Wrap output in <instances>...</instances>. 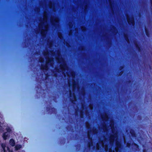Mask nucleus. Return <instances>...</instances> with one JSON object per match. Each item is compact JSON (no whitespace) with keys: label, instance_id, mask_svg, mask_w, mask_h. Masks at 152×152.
Segmentation results:
<instances>
[{"label":"nucleus","instance_id":"nucleus-25","mask_svg":"<svg viewBox=\"0 0 152 152\" xmlns=\"http://www.w3.org/2000/svg\"><path fill=\"white\" fill-rule=\"evenodd\" d=\"M56 60L57 62L58 63H61V60H63V58H59L58 57H56Z\"/></svg>","mask_w":152,"mask_h":152},{"label":"nucleus","instance_id":"nucleus-28","mask_svg":"<svg viewBox=\"0 0 152 152\" xmlns=\"http://www.w3.org/2000/svg\"><path fill=\"white\" fill-rule=\"evenodd\" d=\"M66 140V139L65 138H61L60 139V140L59 141V143L61 144H62L63 143V140Z\"/></svg>","mask_w":152,"mask_h":152},{"label":"nucleus","instance_id":"nucleus-35","mask_svg":"<svg viewBox=\"0 0 152 152\" xmlns=\"http://www.w3.org/2000/svg\"><path fill=\"white\" fill-rule=\"evenodd\" d=\"M97 132V130H96V129H94L92 130V132L93 133H94V134H96V132Z\"/></svg>","mask_w":152,"mask_h":152},{"label":"nucleus","instance_id":"nucleus-22","mask_svg":"<svg viewBox=\"0 0 152 152\" xmlns=\"http://www.w3.org/2000/svg\"><path fill=\"white\" fill-rule=\"evenodd\" d=\"M22 146L20 145H17L15 146V150L18 151L21 148Z\"/></svg>","mask_w":152,"mask_h":152},{"label":"nucleus","instance_id":"nucleus-46","mask_svg":"<svg viewBox=\"0 0 152 152\" xmlns=\"http://www.w3.org/2000/svg\"><path fill=\"white\" fill-rule=\"evenodd\" d=\"M68 85H69V86H71V84L70 83H69Z\"/></svg>","mask_w":152,"mask_h":152},{"label":"nucleus","instance_id":"nucleus-30","mask_svg":"<svg viewBox=\"0 0 152 152\" xmlns=\"http://www.w3.org/2000/svg\"><path fill=\"white\" fill-rule=\"evenodd\" d=\"M76 85V83L75 81H72V86L73 87H75Z\"/></svg>","mask_w":152,"mask_h":152},{"label":"nucleus","instance_id":"nucleus-40","mask_svg":"<svg viewBox=\"0 0 152 152\" xmlns=\"http://www.w3.org/2000/svg\"><path fill=\"white\" fill-rule=\"evenodd\" d=\"M113 27L114 31H116L117 30L116 28L114 26H113Z\"/></svg>","mask_w":152,"mask_h":152},{"label":"nucleus","instance_id":"nucleus-14","mask_svg":"<svg viewBox=\"0 0 152 152\" xmlns=\"http://www.w3.org/2000/svg\"><path fill=\"white\" fill-rule=\"evenodd\" d=\"M88 137L89 139V140L90 142L88 143V147H90L93 145L92 139L91 137H89V136L88 135Z\"/></svg>","mask_w":152,"mask_h":152},{"label":"nucleus","instance_id":"nucleus-24","mask_svg":"<svg viewBox=\"0 0 152 152\" xmlns=\"http://www.w3.org/2000/svg\"><path fill=\"white\" fill-rule=\"evenodd\" d=\"M116 147L120 148L121 146V144L120 142L116 141Z\"/></svg>","mask_w":152,"mask_h":152},{"label":"nucleus","instance_id":"nucleus-2","mask_svg":"<svg viewBox=\"0 0 152 152\" xmlns=\"http://www.w3.org/2000/svg\"><path fill=\"white\" fill-rule=\"evenodd\" d=\"M46 110L47 111L49 114H51L52 113L56 114L57 112L56 109L53 107H51L50 106L46 107Z\"/></svg>","mask_w":152,"mask_h":152},{"label":"nucleus","instance_id":"nucleus-15","mask_svg":"<svg viewBox=\"0 0 152 152\" xmlns=\"http://www.w3.org/2000/svg\"><path fill=\"white\" fill-rule=\"evenodd\" d=\"M145 34L148 37H149L150 36V33L149 32V30L146 27H145Z\"/></svg>","mask_w":152,"mask_h":152},{"label":"nucleus","instance_id":"nucleus-41","mask_svg":"<svg viewBox=\"0 0 152 152\" xmlns=\"http://www.w3.org/2000/svg\"><path fill=\"white\" fill-rule=\"evenodd\" d=\"M150 0L151 5V7H152V0Z\"/></svg>","mask_w":152,"mask_h":152},{"label":"nucleus","instance_id":"nucleus-16","mask_svg":"<svg viewBox=\"0 0 152 152\" xmlns=\"http://www.w3.org/2000/svg\"><path fill=\"white\" fill-rule=\"evenodd\" d=\"M130 133L133 137H135L136 136V133L134 129H131L130 130Z\"/></svg>","mask_w":152,"mask_h":152},{"label":"nucleus","instance_id":"nucleus-18","mask_svg":"<svg viewBox=\"0 0 152 152\" xmlns=\"http://www.w3.org/2000/svg\"><path fill=\"white\" fill-rule=\"evenodd\" d=\"M8 136V135L7 134V132H4L2 135V137L4 140H6Z\"/></svg>","mask_w":152,"mask_h":152},{"label":"nucleus","instance_id":"nucleus-20","mask_svg":"<svg viewBox=\"0 0 152 152\" xmlns=\"http://www.w3.org/2000/svg\"><path fill=\"white\" fill-rule=\"evenodd\" d=\"M124 36L125 38V40H126L127 42H129V36L127 34H124Z\"/></svg>","mask_w":152,"mask_h":152},{"label":"nucleus","instance_id":"nucleus-42","mask_svg":"<svg viewBox=\"0 0 152 152\" xmlns=\"http://www.w3.org/2000/svg\"><path fill=\"white\" fill-rule=\"evenodd\" d=\"M57 55L58 56H60V53H57Z\"/></svg>","mask_w":152,"mask_h":152},{"label":"nucleus","instance_id":"nucleus-12","mask_svg":"<svg viewBox=\"0 0 152 152\" xmlns=\"http://www.w3.org/2000/svg\"><path fill=\"white\" fill-rule=\"evenodd\" d=\"M66 66V64L65 63H63L62 64H61L60 65V69L62 71H63L65 70Z\"/></svg>","mask_w":152,"mask_h":152},{"label":"nucleus","instance_id":"nucleus-8","mask_svg":"<svg viewBox=\"0 0 152 152\" xmlns=\"http://www.w3.org/2000/svg\"><path fill=\"white\" fill-rule=\"evenodd\" d=\"M110 126L111 128L112 133H114L115 131V129L114 126V123L113 122H111L110 124Z\"/></svg>","mask_w":152,"mask_h":152},{"label":"nucleus","instance_id":"nucleus-32","mask_svg":"<svg viewBox=\"0 0 152 152\" xmlns=\"http://www.w3.org/2000/svg\"><path fill=\"white\" fill-rule=\"evenodd\" d=\"M39 62L42 63L44 61V59L42 58H40L39 59Z\"/></svg>","mask_w":152,"mask_h":152},{"label":"nucleus","instance_id":"nucleus-43","mask_svg":"<svg viewBox=\"0 0 152 152\" xmlns=\"http://www.w3.org/2000/svg\"><path fill=\"white\" fill-rule=\"evenodd\" d=\"M132 82V81L131 80H129L128 81V83H131Z\"/></svg>","mask_w":152,"mask_h":152},{"label":"nucleus","instance_id":"nucleus-37","mask_svg":"<svg viewBox=\"0 0 152 152\" xmlns=\"http://www.w3.org/2000/svg\"><path fill=\"white\" fill-rule=\"evenodd\" d=\"M86 29L85 27H83V28H82V30L83 31H85L86 30Z\"/></svg>","mask_w":152,"mask_h":152},{"label":"nucleus","instance_id":"nucleus-5","mask_svg":"<svg viewBox=\"0 0 152 152\" xmlns=\"http://www.w3.org/2000/svg\"><path fill=\"white\" fill-rule=\"evenodd\" d=\"M47 31L46 27L45 26V29L42 30L41 32V34L42 37H45L46 36Z\"/></svg>","mask_w":152,"mask_h":152},{"label":"nucleus","instance_id":"nucleus-38","mask_svg":"<svg viewBox=\"0 0 152 152\" xmlns=\"http://www.w3.org/2000/svg\"><path fill=\"white\" fill-rule=\"evenodd\" d=\"M66 46L68 47H70V45L68 42H66Z\"/></svg>","mask_w":152,"mask_h":152},{"label":"nucleus","instance_id":"nucleus-17","mask_svg":"<svg viewBox=\"0 0 152 152\" xmlns=\"http://www.w3.org/2000/svg\"><path fill=\"white\" fill-rule=\"evenodd\" d=\"M133 145L135 147V150L136 151L139 150L140 148L139 145L136 143H133Z\"/></svg>","mask_w":152,"mask_h":152},{"label":"nucleus","instance_id":"nucleus-51","mask_svg":"<svg viewBox=\"0 0 152 152\" xmlns=\"http://www.w3.org/2000/svg\"><path fill=\"white\" fill-rule=\"evenodd\" d=\"M10 152H13V151H10Z\"/></svg>","mask_w":152,"mask_h":152},{"label":"nucleus","instance_id":"nucleus-1","mask_svg":"<svg viewBox=\"0 0 152 152\" xmlns=\"http://www.w3.org/2000/svg\"><path fill=\"white\" fill-rule=\"evenodd\" d=\"M44 56L45 57L46 59V64H50L51 66L53 64V58H47V56L48 55V53L47 52H44L43 53Z\"/></svg>","mask_w":152,"mask_h":152},{"label":"nucleus","instance_id":"nucleus-45","mask_svg":"<svg viewBox=\"0 0 152 152\" xmlns=\"http://www.w3.org/2000/svg\"><path fill=\"white\" fill-rule=\"evenodd\" d=\"M49 7L50 8H51V7H52V5H51L50 4H49Z\"/></svg>","mask_w":152,"mask_h":152},{"label":"nucleus","instance_id":"nucleus-44","mask_svg":"<svg viewBox=\"0 0 152 152\" xmlns=\"http://www.w3.org/2000/svg\"><path fill=\"white\" fill-rule=\"evenodd\" d=\"M85 94V92H84L83 91H82V95H84Z\"/></svg>","mask_w":152,"mask_h":152},{"label":"nucleus","instance_id":"nucleus-13","mask_svg":"<svg viewBox=\"0 0 152 152\" xmlns=\"http://www.w3.org/2000/svg\"><path fill=\"white\" fill-rule=\"evenodd\" d=\"M110 3V8L112 11V12L113 13L114 12V6L113 5V4L112 3L110 0H109Z\"/></svg>","mask_w":152,"mask_h":152},{"label":"nucleus","instance_id":"nucleus-34","mask_svg":"<svg viewBox=\"0 0 152 152\" xmlns=\"http://www.w3.org/2000/svg\"><path fill=\"white\" fill-rule=\"evenodd\" d=\"M107 127L106 125L105 126H103V130L104 131L107 130Z\"/></svg>","mask_w":152,"mask_h":152},{"label":"nucleus","instance_id":"nucleus-54","mask_svg":"<svg viewBox=\"0 0 152 152\" xmlns=\"http://www.w3.org/2000/svg\"><path fill=\"white\" fill-rule=\"evenodd\" d=\"M59 37L60 38V37L59 35Z\"/></svg>","mask_w":152,"mask_h":152},{"label":"nucleus","instance_id":"nucleus-49","mask_svg":"<svg viewBox=\"0 0 152 152\" xmlns=\"http://www.w3.org/2000/svg\"><path fill=\"white\" fill-rule=\"evenodd\" d=\"M73 100L72 99V100H71V102H73Z\"/></svg>","mask_w":152,"mask_h":152},{"label":"nucleus","instance_id":"nucleus-3","mask_svg":"<svg viewBox=\"0 0 152 152\" xmlns=\"http://www.w3.org/2000/svg\"><path fill=\"white\" fill-rule=\"evenodd\" d=\"M127 21L128 24L130 25L134 26L135 25L134 19L133 17H132L131 18L129 16H126Z\"/></svg>","mask_w":152,"mask_h":152},{"label":"nucleus","instance_id":"nucleus-4","mask_svg":"<svg viewBox=\"0 0 152 152\" xmlns=\"http://www.w3.org/2000/svg\"><path fill=\"white\" fill-rule=\"evenodd\" d=\"M55 72H53V75L55 77H58V74L57 73H59L61 72V71L59 68H55Z\"/></svg>","mask_w":152,"mask_h":152},{"label":"nucleus","instance_id":"nucleus-29","mask_svg":"<svg viewBox=\"0 0 152 152\" xmlns=\"http://www.w3.org/2000/svg\"><path fill=\"white\" fill-rule=\"evenodd\" d=\"M107 117L105 115L104 116H102V118L103 120H105V121L107 120Z\"/></svg>","mask_w":152,"mask_h":152},{"label":"nucleus","instance_id":"nucleus-27","mask_svg":"<svg viewBox=\"0 0 152 152\" xmlns=\"http://www.w3.org/2000/svg\"><path fill=\"white\" fill-rule=\"evenodd\" d=\"M90 125L89 123H86V128L88 129L89 130L91 129V128L90 127Z\"/></svg>","mask_w":152,"mask_h":152},{"label":"nucleus","instance_id":"nucleus-11","mask_svg":"<svg viewBox=\"0 0 152 152\" xmlns=\"http://www.w3.org/2000/svg\"><path fill=\"white\" fill-rule=\"evenodd\" d=\"M9 143L13 147L15 146V143L13 139H11L9 141Z\"/></svg>","mask_w":152,"mask_h":152},{"label":"nucleus","instance_id":"nucleus-7","mask_svg":"<svg viewBox=\"0 0 152 152\" xmlns=\"http://www.w3.org/2000/svg\"><path fill=\"white\" fill-rule=\"evenodd\" d=\"M37 93H39L42 89V87L40 84H38L35 87Z\"/></svg>","mask_w":152,"mask_h":152},{"label":"nucleus","instance_id":"nucleus-53","mask_svg":"<svg viewBox=\"0 0 152 152\" xmlns=\"http://www.w3.org/2000/svg\"><path fill=\"white\" fill-rule=\"evenodd\" d=\"M87 111H86V113H87Z\"/></svg>","mask_w":152,"mask_h":152},{"label":"nucleus","instance_id":"nucleus-26","mask_svg":"<svg viewBox=\"0 0 152 152\" xmlns=\"http://www.w3.org/2000/svg\"><path fill=\"white\" fill-rule=\"evenodd\" d=\"M1 146L2 148H3V150L4 152H6V149H5L6 145H5V144L2 143L1 144Z\"/></svg>","mask_w":152,"mask_h":152},{"label":"nucleus","instance_id":"nucleus-9","mask_svg":"<svg viewBox=\"0 0 152 152\" xmlns=\"http://www.w3.org/2000/svg\"><path fill=\"white\" fill-rule=\"evenodd\" d=\"M50 21L52 25L54 26H56V24L58 23V21L56 20V18H55L54 20H53L51 18Z\"/></svg>","mask_w":152,"mask_h":152},{"label":"nucleus","instance_id":"nucleus-47","mask_svg":"<svg viewBox=\"0 0 152 152\" xmlns=\"http://www.w3.org/2000/svg\"><path fill=\"white\" fill-rule=\"evenodd\" d=\"M1 122H0V127H1Z\"/></svg>","mask_w":152,"mask_h":152},{"label":"nucleus","instance_id":"nucleus-48","mask_svg":"<svg viewBox=\"0 0 152 152\" xmlns=\"http://www.w3.org/2000/svg\"><path fill=\"white\" fill-rule=\"evenodd\" d=\"M69 126H68L66 127V129L68 130V127Z\"/></svg>","mask_w":152,"mask_h":152},{"label":"nucleus","instance_id":"nucleus-10","mask_svg":"<svg viewBox=\"0 0 152 152\" xmlns=\"http://www.w3.org/2000/svg\"><path fill=\"white\" fill-rule=\"evenodd\" d=\"M134 44L136 49L138 50L139 52H140L141 51V48L139 46L138 43L137 42H135L134 43Z\"/></svg>","mask_w":152,"mask_h":152},{"label":"nucleus","instance_id":"nucleus-21","mask_svg":"<svg viewBox=\"0 0 152 152\" xmlns=\"http://www.w3.org/2000/svg\"><path fill=\"white\" fill-rule=\"evenodd\" d=\"M124 68V67L123 66H120V67L119 68V70H121V71L119 73V75H121L123 74L124 72H123V69Z\"/></svg>","mask_w":152,"mask_h":152},{"label":"nucleus","instance_id":"nucleus-31","mask_svg":"<svg viewBox=\"0 0 152 152\" xmlns=\"http://www.w3.org/2000/svg\"><path fill=\"white\" fill-rule=\"evenodd\" d=\"M132 145L130 143L127 142L126 144V147L128 148H130Z\"/></svg>","mask_w":152,"mask_h":152},{"label":"nucleus","instance_id":"nucleus-19","mask_svg":"<svg viewBox=\"0 0 152 152\" xmlns=\"http://www.w3.org/2000/svg\"><path fill=\"white\" fill-rule=\"evenodd\" d=\"M40 68L42 70H47L48 68V67L46 65H42L40 67Z\"/></svg>","mask_w":152,"mask_h":152},{"label":"nucleus","instance_id":"nucleus-23","mask_svg":"<svg viewBox=\"0 0 152 152\" xmlns=\"http://www.w3.org/2000/svg\"><path fill=\"white\" fill-rule=\"evenodd\" d=\"M115 138V136L114 135L111 134L110 137V142H111L112 140L114 141V140Z\"/></svg>","mask_w":152,"mask_h":152},{"label":"nucleus","instance_id":"nucleus-50","mask_svg":"<svg viewBox=\"0 0 152 152\" xmlns=\"http://www.w3.org/2000/svg\"><path fill=\"white\" fill-rule=\"evenodd\" d=\"M42 26V25H39V27H40V26Z\"/></svg>","mask_w":152,"mask_h":152},{"label":"nucleus","instance_id":"nucleus-6","mask_svg":"<svg viewBox=\"0 0 152 152\" xmlns=\"http://www.w3.org/2000/svg\"><path fill=\"white\" fill-rule=\"evenodd\" d=\"M85 106L83 104H82V110H81L80 111V117L81 118H82L83 117V115L84 114V110L85 109Z\"/></svg>","mask_w":152,"mask_h":152},{"label":"nucleus","instance_id":"nucleus-33","mask_svg":"<svg viewBox=\"0 0 152 152\" xmlns=\"http://www.w3.org/2000/svg\"><path fill=\"white\" fill-rule=\"evenodd\" d=\"M6 130L7 132H10L11 131V130L10 128H7Z\"/></svg>","mask_w":152,"mask_h":152},{"label":"nucleus","instance_id":"nucleus-36","mask_svg":"<svg viewBox=\"0 0 152 152\" xmlns=\"http://www.w3.org/2000/svg\"><path fill=\"white\" fill-rule=\"evenodd\" d=\"M71 75H72V76H73L75 75V72L72 71V72H71Z\"/></svg>","mask_w":152,"mask_h":152},{"label":"nucleus","instance_id":"nucleus-39","mask_svg":"<svg viewBox=\"0 0 152 152\" xmlns=\"http://www.w3.org/2000/svg\"><path fill=\"white\" fill-rule=\"evenodd\" d=\"M142 152H147V150L146 149H143Z\"/></svg>","mask_w":152,"mask_h":152},{"label":"nucleus","instance_id":"nucleus-52","mask_svg":"<svg viewBox=\"0 0 152 152\" xmlns=\"http://www.w3.org/2000/svg\"><path fill=\"white\" fill-rule=\"evenodd\" d=\"M81 49H82V50H83V48H82Z\"/></svg>","mask_w":152,"mask_h":152}]
</instances>
